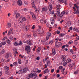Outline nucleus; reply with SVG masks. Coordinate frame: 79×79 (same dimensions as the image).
I'll return each instance as SVG.
<instances>
[{"mask_svg": "<svg viewBox=\"0 0 79 79\" xmlns=\"http://www.w3.org/2000/svg\"><path fill=\"white\" fill-rule=\"evenodd\" d=\"M34 73H31L29 74V76L31 78L32 77L33 79H35L37 77V75L35 72H33Z\"/></svg>", "mask_w": 79, "mask_h": 79, "instance_id": "1", "label": "nucleus"}, {"mask_svg": "<svg viewBox=\"0 0 79 79\" xmlns=\"http://www.w3.org/2000/svg\"><path fill=\"white\" fill-rule=\"evenodd\" d=\"M25 51L27 52V55H29L31 53V47L29 46H26L25 47Z\"/></svg>", "mask_w": 79, "mask_h": 79, "instance_id": "2", "label": "nucleus"}, {"mask_svg": "<svg viewBox=\"0 0 79 79\" xmlns=\"http://www.w3.org/2000/svg\"><path fill=\"white\" fill-rule=\"evenodd\" d=\"M65 14V15H68V11H67V10H65L62 11L59 16L60 17H63L64 15Z\"/></svg>", "mask_w": 79, "mask_h": 79, "instance_id": "3", "label": "nucleus"}, {"mask_svg": "<svg viewBox=\"0 0 79 79\" xmlns=\"http://www.w3.org/2000/svg\"><path fill=\"white\" fill-rule=\"evenodd\" d=\"M51 37V33L50 32L47 33V35L46 36V40H48L49 39V38Z\"/></svg>", "mask_w": 79, "mask_h": 79, "instance_id": "4", "label": "nucleus"}, {"mask_svg": "<svg viewBox=\"0 0 79 79\" xmlns=\"http://www.w3.org/2000/svg\"><path fill=\"white\" fill-rule=\"evenodd\" d=\"M11 34H13V29L10 28L9 30L7 35H11Z\"/></svg>", "mask_w": 79, "mask_h": 79, "instance_id": "5", "label": "nucleus"}, {"mask_svg": "<svg viewBox=\"0 0 79 79\" xmlns=\"http://www.w3.org/2000/svg\"><path fill=\"white\" fill-rule=\"evenodd\" d=\"M62 45V43L60 42H58L55 44V47L58 48V47H61Z\"/></svg>", "mask_w": 79, "mask_h": 79, "instance_id": "6", "label": "nucleus"}, {"mask_svg": "<svg viewBox=\"0 0 79 79\" xmlns=\"http://www.w3.org/2000/svg\"><path fill=\"white\" fill-rule=\"evenodd\" d=\"M61 59L63 61H66V56L64 55H62Z\"/></svg>", "mask_w": 79, "mask_h": 79, "instance_id": "7", "label": "nucleus"}, {"mask_svg": "<svg viewBox=\"0 0 79 79\" xmlns=\"http://www.w3.org/2000/svg\"><path fill=\"white\" fill-rule=\"evenodd\" d=\"M27 70H28V67H25L23 69V73H27Z\"/></svg>", "mask_w": 79, "mask_h": 79, "instance_id": "8", "label": "nucleus"}, {"mask_svg": "<svg viewBox=\"0 0 79 79\" xmlns=\"http://www.w3.org/2000/svg\"><path fill=\"white\" fill-rule=\"evenodd\" d=\"M27 44L28 45H32V40H30V41H27Z\"/></svg>", "mask_w": 79, "mask_h": 79, "instance_id": "9", "label": "nucleus"}, {"mask_svg": "<svg viewBox=\"0 0 79 79\" xmlns=\"http://www.w3.org/2000/svg\"><path fill=\"white\" fill-rule=\"evenodd\" d=\"M42 10L43 11H47L48 8L46 6H45L42 8Z\"/></svg>", "mask_w": 79, "mask_h": 79, "instance_id": "10", "label": "nucleus"}, {"mask_svg": "<svg viewBox=\"0 0 79 79\" xmlns=\"http://www.w3.org/2000/svg\"><path fill=\"white\" fill-rule=\"evenodd\" d=\"M17 3L18 5L21 6L22 5H23L22 1L21 0H19L17 1Z\"/></svg>", "mask_w": 79, "mask_h": 79, "instance_id": "11", "label": "nucleus"}, {"mask_svg": "<svg viewBox=\"0 0 79 79\" xmlns=\"http://www.w3.org/2000/svg\"><path fill=\"white\" fill-rule=\"evenodd\" d=\"M49 71L48 70V68H47L46 69H45L44 71V74H45V73H49Z\"/></svg>", "mask_w": 79, "mask_h": 79, "instance_id": "12", "label": "nucleus"}, {"mask_svg": "<svg viewBox=\"0 0 79 79\" xmlns=\"http://www.w3.org/2000/svg\"><path fill=\"white\" fill-rule=\"evenodd\" d=\"M52 8H53V6L52 4H50L49 5L48 9L49 11H51L52 10Z\"/></svg>", "mask_w": 79, "mask_h": 79, "instance_id": "13", "label": "nucleus"}, {"mask_svg": "<svg viewBox=\"0 0 79 79\" xmlns=\"http://www.w3.org/2000/svg\"><path fill=\"white\" fill-rule=\"evenodd\" d=\"M52 54L53 55H56V51L55 48H53L52 49Z\"/></svg>", "mask_w": 79, "mask_h": 79, "instance_id": "14", "label": "nucleus"}, {"mask_svg": "<svg viewBox=\"0 0 79 79\" xmlns=\"http://www.w3.org/2000/svg\"><path fill=\"white\" fill-rule=\"evenodd\" d=\"M6 26L7 28H10L11 26V23H8L7 24Z\"/></svg>", "mask_w": 79, "mask_h": 79, "instance_id": "15", "label": "nucleus"}, {"mask_svg": "<svg viewBox=\"0 0 79 79\" xmlns=\"http://www.w3.org/2000/svg\"><path fill=\"white\" fill-rule=\"evenodd\" d=\"M22 19H23V18H22V17H20L19 19V21L20 23H23V22Z\"/></svg>", "mask_w": 79, "mask_h": 79, "instance_id": "16", "label": "nucleus"}, {"mask_svg": "<svg viewBox=\"0 0 79 79\" xmlns=\"http://www.w3.org/2000/svg\"><path fill=\"white\" fill-rule=\"evenodd\" d=\"M9 68L8 67L5 66L4 67V69H5V71H8V70H9Z\"/></svg>", "mask_w": 79, "mask_h": 79, "instance_id": "17", "label": "nucleus"}, {"mask_svg": "<svg viewBox=\"0 0 79 79\" xmlns=\"http://www.w3.org/2000/svg\"><path fill=\"white\" fill-rule=\"evenodd\" d=\"M74 63H73L71 64L70 65V69H73V67L74 66Z\"/></svg>", "mask_w": 79, "mask_h": 79, "instance_id": "18", "label": "nucleus"}, {"mask_svg": "<svg viewBox=\"0 0 79 79\" xmlns=\"http://www.w3.org/2000/svg\"><path fill=\"white\" fill-rule=\"evenodd\" d=\"M4 53H5V50L3 49L1 51L0 54L1 55H3Z\"/></svg>", "mask_w": 79, "mask_h": 79, "instance_id": "19", "label": "nucleus"}, {"mask_svg": "<svg viewBox=\"0 0 79 79\" xmlns=\"http://www.w3.org/2000/svg\"><path fill=\"white\" fill-rule=\"evenodd\" d=\"M35 10L36 12H39V10H40V9L39 8H35Z\"/></svg>", "mask_w": 79, "mask_h": 79, "instance_id": "20", "label": "nucleus"}, {"mask_svg": "<svg viewBox=\"0 0 79 79\" xmlns=\"http://www.w3.org/2000/svg\"><path fill=\"white\" fill-rule=\"evenodd\" d=\"M41 50V49L40 48L38 47L36 52L37 53H38V52L39 53V52H40Z\"/></svg>", "mask_w": 79, "mask_h": 79, "instance_id": "21", "label": "nucleus"}, {"mask_svg": "<svg viewBox=\"0 0 79 79\" xmlns=\"http://www.w3.org/2000/svg\"><path fill=\"white\" fill-rule=\"evenodd\" d=\"M23 69H21L20 70H19V71H18V73L19 74H21V73H23Z\"/></svg>", "mask_w": 79, "mask_h": 79, "instance_id": "22", "label": "nucleus"}, {"mask_svg": "<svg viewBox=\"0 0 79 79\" xmlns=\"http://www.w3.org/2000/svg\"><path fill=\"white\" fill-rule=\"evenodd\" d=\"M18 65V63L16 62H14L13 63V66H17Z\"/></svg>", "mask_w": 79, "mask_h": 79, "instance_id": "23", "label": "nucleus"}, {"mask_svg": "<svg viewBox=\"0 0 79 79\" xmlns=\"http://www.w3.org/2000/svg\"><path fill=\"white\" fill-rule=\"evenodd\" d=\"M32 19H33V20H35V15H32Z\"/></svg>", "mask_w": 79, "mask_h": 79, "instance_id": "24", "label": "nucleus"}, {"mask_svg": "<svg viewBox=\"0 0 79 79\" xmlns=\"http://www.w3.org/2000/svg\"><path fill=\"white\" fill-rule=\"evenodd\" d=\"M22 11L24 13H26V11H27V9L26 8H24L22 10Z\"/></svg>", "mask_w": 79, "mask_h": 79, "instance_id": "25", "label": "nucleus"}, {"mask_svg": "<svg viewBox=\"0 0 79 79\" xmlns=\"http://www.w3.org/2000/svg\"><path fill=\"white\" fill-rule=\"evenodd\" d=\"M9 57V53H7L6 55L5 56V58H8Z\"/></svg>", "mask_w": 79, "mask_h": 79, "instance_id": "26", "label": "nucleus"}, {"mask_svg": "<svg viewBox=\"0 0 79 79\" xmlns=\"http://www.w3.org/2000/svg\"><path fill=\"white\" fill-rule=\"evenodd\" d=\"M74 74H79V71L77 70L74 72Z\"/></svg>", "mask_w": 79, "mask_h": 79, "instance_id": "27", "label": "nucleus"}, {"mask_svg": "<svg viewBox=\"0 0 79 79\" xmlns=\"http://www.w3.org/2000/svg\"><path fill=\"white\" fill-rule=\"evenodd\" d=\"M16 18H19V17L20 16V15H19V13H17V14H16Z\"/></svg>", "mask_w": 79, "mask_h": 79, "instance_id": "28", "label": "nucleus"}, {"mask_svg": "<svg viewBox=\"0 0 79 79\" xmlns=\"http://www.w3.org/2000/svg\"><path fill=\"white\" fill-rule=\"evenodd\" d=\"M33 36L35 37H36L37 36V35L36 33H34L33 34Z\"/></svg>", "mask_w": 79, "mask_h": 79, "instance_id": "29", "label": "nucleus"}, {"mask_svg": "<svg viewBox=\"0 0 79 79\" xmlns=\"http://www.w3.org/2000/svg\"><path fill=\"white\" fill-rule=\"evenodd\" d=\"M18 63L19 64H21V59H18Z\"/></svg>", "mask_w": 79, "mask_h": 79, "instance_id": "30", "label": "nucleus"}, {"mask_svg": "<svg viewBox=\"0 0 79 79\" xmlns=\"http://www.w3.org/2000/svg\"><path fill=\"white\" fill-rule=\"evenodd\" d=\"M22 20L23 21H26V18L22 17Z\"/></svg>", "mask_w": 79, "mask_h": 79, "instance_id": "31", "label": "nucleus"}, {"mask_svg": "<svg viewBox=\"0 0 79 79\" xmlns=\"http://www.w3.org/2000/svg\"><path fill=\"white\" fill-rule=\"evenodd\" d=\"M58 40H59V39H58V38H56L55 40V43H57V42H58Z\"/></svg>", "mask_w": 79, "mask_h": 79, "instance_id": "32", "label": "nucleus"}, {"mask_svg": "<svg viewBox=\"0 0 79 79\" xmlns=\"http://www.w3.org/2000/svg\"><path fill=\"white\" fill-rule=\"evenodd\" d=\"M60 14V11H57L56 13V15L57 16H58Z\"/></svg>", "mask_w": 79, "mask_h": 79, "instance_id": "33", "label": "nucleus"}, {"mask_svg": "<svg viewBox=\"0 0 79 79\" xmlns=\"http://www.w3.org/2000/svg\"><path fill=\"white\" fill-rule=\"evenodd\" d=\"M53 40H52L49 41V44H50L51 45H52L53 43Z\"/></svg>", "mask_w": 79, "mask_h": 79, "instance_id": "34", "label": "nucleus"}, {"mask_svg": "<svg viewBox=\"0 0 79 79\" xmlns=\"http://www.w3.org/2000/svg\"><path fill=\"white\" fill-rule=\"evenodd\" d=\"M19 45H21L23 44V42L21 41H20L19 43H18Z\"/></svg>", "mask_w": 79, "mask_h": 79, "instance_id": "35", "label": "nucleus"}, {"mask_svg": "<svg viewBox=\"0 0 79 79\" xmlns=\"http://www.w3.org/2000/svg\"><path fill=\"white\" fill-rule=\"evenodd\" d=\"M67 26H70V21H68L67 23Z\"/></svg>", "mask_w": 79, "mask_h": 79, "instance_id": "36", "label": "nucleus"}, {"mask_svg": "<svg viewBox=\"0 0 79 79\" xmlns=\"http://www.w3.org/2000/svg\"><path fill=\"white\" fill-rule=\"evenodd\" d=\"M13 51L14 53H17V50H16V49H14Z\"/></svg>", "mask_w": 79, "mask_h": 79, "instance_id": "37", "label": "nucleus"}, {"mask_svg": "<svg viewBox=\"0 0 79 79\" xmlns=\"http://www.w3.org/2000/svg\"><path fill=\"white\" fill-rule=\"evenodd\" d=\"M31 4H34L35 2V0H31Z\"/></svg>", "mask_w": 79, "mask_h": 79, "instance_id": "38", "label": "nucleus"}, {"mask_svg": "<svg viewBox=\"0 0 79 79\" xmlns=\"http://www.w3.org/2000/svg\"><path fill=\"white\" fill-rule=\"evenodd\" d=\"M58 3H63V0H58Z\"/></svg>", "mask_w": 79, "mask_h": 79, "instance_id": "39", "label": "nucleus"}, {"mask_svg": "<svg viewBox=\"0 0 79 79\" xmlns=\"http://www.w3.org/2000/svg\"><path fill=\"white\" fill-rule=\"evenodd\" d=\"M6 41L8 44H10V42H11L10 40L8 39Z\"/></svg>", "mask_w": 79, "mask_h": 79, "instance_id": "40", "label": "nucleus"}, {"mask_svg": "<svg viewBox=\"0 0 79 79\" xmlns=\"http://www.w3.org/2000/svg\"><path fill=\"white\" fill-rule=\"evenodd\" d=\"M32 4V6L33 8H35L36 7L35 6V4Z\"/></svg>", "mask_w": 79, "mask_h": 79, "instance_id": "41", "label": "nucleus"}, {"mask_svg": "<svg viewBox=\"0 0 79 79\" xmlns=\"http://www.w3.org/2000/svg\"><path fill=\"white\" fill-rule=\"evenodd\" d=\"M47 65L48 66H50V61H49L48 62Z\"/></svg>", "mask_w": 79, "mask_h": 79, "instance_id": "42", "label": "nucleus"}, {"mask_svg": "<svg viewBox=\"0 0 79 79\" xmlns=\"http://www.w3.org/2000/svg\"><path fill=\"white\" fill-rule=\"evenodd\" d=\"M14 45L15 46H17V45H19L18 44V43H17L16 42H15L14 43Z\"/></svg>", "mask_w": 79, "mask_h": 79, "instance_id": "43", "label": "nucleus"}, {"mask_svg": "<svg viewBox=\"0 0 79 79\" xmlns=\"http://www.w3.org/2000/svg\"><path fill=\"white\" fill-rule=\"evenodd\" d=\"M71 60L70 59H67V63H69V62H71Z\"/></svg>", "mask_w": 79, "mask_h": 79, "instance_id": "44", "label": "nucleus"}, {"mask_svg": "<svg viewBox=\"0 0 79 79\" xmlns=\"http://www.w3.org/2000/svg\"><path fill=\"white\" fill-rule=\"evenodd\" d=\"M1 43L3 45H5L6 44V42H2Z\"/></svg>", "mask_w": 79, "mask_h": 79, "instance_id": "45", "label": "nucleus"}, {"mask_svg": "<svg viewBox=\"0 0 79 79\" xmlns=\"http://www.w3.org/2000/svg\"><path fill=\"white\" fill-rule=\"evenodd\" d=\"M67 64V62H64L63 63V66H66V64Z\"/></svg>", "mask_w": 79, "mask_h": 79, "instance_id": "46", "label": "nucleus"}, {"mask_svg": "<svg viewBox=\"0 0 79 79\" xmlns=\"http://www.w3.org/2000/svg\"><path fill=\"white\" fill-rule=\"evenodd\" d=\"M64 35H65V34H64V33H61L60 34V35L61 37H63V36H64Z\"/></svg>", "mask_w": 79, "mask_h": 79, "instance_id": "47", "label": "nucleus"}, {"mask_svg": "<svg viewBox=\"0 0 79 79\" xmlns=\"http://www.w3.org/2000/svg\"><path fill=\"white\" fill-rule=\"evenodd\" d=\"M70 52H71L72 54L74 53V52H73V49H71L70 50Z\"/></svg>", "mask_w": 79, "mask_h": 79, "instance_id": "48", "label": "nucleus"}, {"mask_svg": "<svg viewBox=\"0 0 79 79\" xmlns=\"http://www.w3.org/2000/svg\"><path fill=\"white\" fill-rule=\"evenodd\" d=\"M25 29H26V31H28V29H29V26H27L25 28Z\"/></svg>", "mask_w": 79, "mask_h": 79, "instance_id": "49", "label": "nucleus"}, {"mask_svg": "<svg viewBox=\"0 0 79 79\" xmlns=\"http://www.w3.org/2000/svg\"><path fill=\"white\" fill-rule=\"evenodd\" d=\"M40 23L41 24H44V20H41L40 21Z\"/></svg>", "mask_w": 79, "mask_h": 79, "instance_id": "50", "label": "nucleus"}, {"mask_svg": "<svg viewBox=\"0 0 79 79\" xmlns=\"http://www.w3.org/2000/svg\"><path fill=\"white\" fill-rule=\"evenodd\" d=\"M59 69H63V66H60L59 67Z\"/></svg>", "mask_w": 79, "mask_h": 79, "instance_id": "51", "label": "nucleus"}, {"mask_svg": "<svg viewBox=\"0 0 79 79\" xmlns=\"http://www.w3.org/2000/svg\"><path fill=\"white\" fill-rule=\"evenodd\" d=\"M67 0H64V1H63L64 3L65 4V5H67V3H66V1Z\"/></svg>", "mask_w": 79, "mask_h": 79, "instance_id": "52", "label": "nucleus"}, {"mask_svg": "<svg viewBox=\"0 0 79 79\" xmlns=\"http://www.w3.org/2000/svg\"><path fill=\"white\" fill-rule=\"evenodd\" d=\"M9 39L11 40H13V37L10 36L9 37Z\"/></svg>", "mask_w": 79, "mask_h": 79, "instance_id": "53", "label": "nucleus"}, {"mask_svg": "<svg viewBox=\"0 0 79 79\" xmlns=\"http://www.w3.org/2000/svg\"><path fill=\"white\" fill-rule=\"evenodd\" d=\"M65 70V69L64 68H63L62 69L61 71L64 73V70Z\"/></svg>", "mask_w": 79, "mask_h": 79, "instance_id": "54", "label": "nucleus"}, {"mask_svg": "<svg viewBox=\"0 0 79 79\" xmlns=\"http://www.w3.org/2000/svg\"><path fill=\"white\" fill-rule=\"evenodd\" d=\"M76 58V55H74L73 56V59H74L75 58Z\"/></svg>", "mask_w": 79, "mask_h": 79, "instance_id": "55", "label": "nucleus"}, {"mask_svg": "<svg viewBox=\"0 0 79 79\" xmlns=\"http://www.w3.org/2000/svg\"><path fill=\"white\" fill-rule=\"evenodd\" d=\"M14 15H16V14H17V10H15L14 12Z\"/></svg>", "mask_w": 79, "mask_h": 79, "instance_id": "56", "label": "nucleus"}, {"mask_svg": "<svg viewBox=\"0 0 79 79\" xmlns=\"http://www.w3.org/2000/svg\"><path fill=\"white\" fill-rule=\"evenodd\" d=\"M27 36L28 38L31 37V35H27Z\"/></svg>", "mask_w": 79, "mask_h": 79, "instance_id": "57", "label": "nucleus"}, {"mask_svg": "<svg viewBox=\"0 0 79 79\" xmlns=\"http://www.w3.org/2000/svg\"><path fill=\"white\" fill-rule=\"evenodd\" d=\"M6 39H7V37H5L2 39V40H5Z\"/></svg>", "mask_w": 79, "mask_h": 79, "instance_id": "58", "label": "nucleus"}, {"mask_svg": "<svg viewBox=\"0 0 79 79\" xmlns=\"http://www.w3.org/2000/svg\"><path fill=\"white\" fill-rule=\"evenodd\" d=\"M77 15H79V10L77 9Z\"/></svg>", "mask_w": 79, "mask_h": 79, "instance_id": "59", "label": "nucleus"}, {"mask_svg": "<svg viewBox=\"0 0 79 79\" xmlns=\"http://www.w3.org/2000/svg\"><path fill=\"white\" fill-rule=\"evenodd\" d=\"M73 29L74 31H76V30H77V28L76 27H74L73 28Z\"/></svg>", "mask_w": 79, "mask_h": 79, "instance_id": "60", "label": "nucleus"}, {"mask_svg": "<svg viewBox=\"0 0 79 79\" xmlns=\"http://www.w3.org/2000/svg\"><path fill=\"white\" fill-rule=\"evenodd\" d=\"M60 76V75L59 74H56V77H59Z\"/></svg>", "mask_w": 79, "mask_h": 79, "instance_id": "61", "label": "nucleus"}, {"mask_svg": "<svg viewBox=\"0 0 79 79\" xmlns=\"http://www.w3.org/2000/svg\"><path fill=\"white\" fill-rule=\"evenodd\" d=\"M56 8H60V5H58L56 6Z\"/></svg>", "mask_w": 79, "mask_h": 79, "instance_id": "62", "label": "nucleus"}, {"mask_svg": "<svg viewBox=\"0 0 79 79\" xmlns=\"http://www.w3.org/2000/svg\"><path fill=\"white\" fill-rule=\"evenodd\" d=\"M73 41H70L69 42V44H73Z\"/></svg>", "mask_w": 79, "mask_h": 79, "instance_id": "63", "label": "nucleus"}, {"mask_svg": "<svg viewBox=\"0 0 79 79\" xmlns=\"http://www.w3.org/2000/svg\"><path fill=\"white\" fill-rule=\"evenodd\" d=\"M26 79H31V78H30V77H29V76L27 77H26Z\"/></svg>", "mask_w": 79, "mask_h": 79, "instance_id": "64", "label": "nucleus"}]
</instances>
